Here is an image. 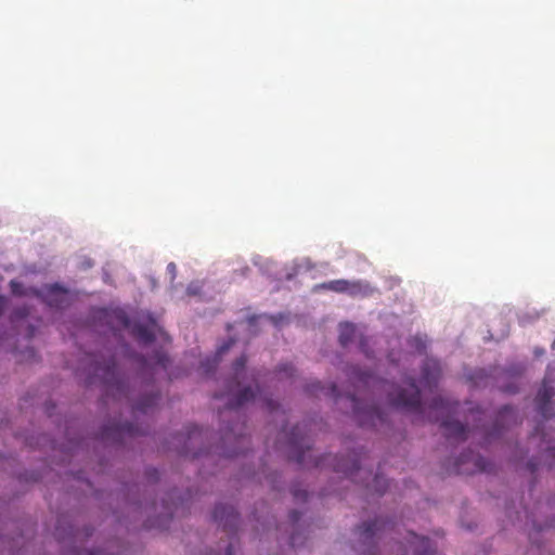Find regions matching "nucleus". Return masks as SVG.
<instances>
[{
    "label": "nucleus",
    "mask_w": 555,
    "mask_h": 555,
    "mask_svg": "<svg viewBox=\"0 0 555 555\" xmlns=\"http://www.w3.org/2000/svg\"><path fill=\"white\" fill-rule=\"evenodd\" d=\"M223 454L227 456V457H235L237 455H240V452L237 451H231V452H227L224 451Z\"/></svg>",
    "instance_id": "nucleus-38"
},
{
    "label": "nucleus",
    "mask_w": 555,
    "mask_h": 555,
    "mask_svg": "<svg viewBox=\"0 0 555 555\" xmlns=\"http://www.w3.org/2000/svg\"><path fill=\"white\" fill-rule=\"evenodd\" d=\"M292 493L298 501H306L308 498V492L306 490L294 489Z\"/></svg>",
    "instance_id": "nucleus-30"
},
{
    "label": "nucleus",
    "mask_w": 555,
    "mask_h": 555,
    "mask_svg": "<svg viewBox=\"0 0 555 555\" xmlns=\"http://www.w3.org/2000/svg\"><path fill=\"white\" fill-rule=\"evenodd\" d=\"M527 466H529V469H530L531 473H534L535 469H537V465L534 463H532V462H529L527 464Z\"/></svg>",
    "instance_id": "nucleus-39"
},
{
    "label": "nucleus",
    "mask_w": 555,
    "mask_h": 555,
    "mask_svg": "<svg viewBox=\"0 0 555 555\" xmlns=\"http://www.w3.org/2000/svg\"><path fill=\"white\" fill-rule=\"evenodd\" d=\"M214 519L224 531L232 532L240 524V514L233 505L218 504L214 511Z\"/></svg>",
    "instance_id": "nucleus-9"
},
{
    "label": "nucleus",
    "mask_w": 555,
    "mask_h": 555,
    "mask_svg": "<svg viewBox=\"0 0 555 555\" xmlns=\"http://www.w3.org/2000/svg\"><path fill=\"white\" fill-rule=\"evenodd\" d=\"M346 399L351 403L352 414L360 426L375 427L386 421L385 413L375 403L363 404L353 393H348Z\"/></svg>",
    "instance_id": "nucleus-4"
},
{
    "label": "nucleus",
    "mask_w": 555,
    "mask_h": 555,
    "mask_svg": "<svg viewBox=\"0 0 555 555\" xmlns=\"http://www.w3.org/2000/svg\"><path fill=\"white\" fill-rule=\"evenodd\" d=\"M295 373V369L292 364H281L278 370V375H285V377H293Z\"/></svg>",
    "instance_id": "nucleus-27"
},
{
    "label": "nucleus",
    "mask_w": 555,
    "mask_h": 555,
    "mask_svg": "<svg viewBox=\"0 0 555 555\" xmlns=\"http://www.w3.org/2000/svg\"><path fill=\"white\" fill-rule=\"evenodd\" d=\"M228 349H229V345L227 347L221 348V350L219 351V354L224 353Z\"/></svg>",
    "instance_id": "nucleus-43"
},
{
    "label": "nucleus",
    "mask_w": 555,
    "mask_h": 555,
    "mask_svg": "<svg viewBox=\"0 0 555 555\" xmlns=\"http://www.w3.org/2000/svg\"><path fill=\"white\" fill-rule=\"evenodd\" d=\"M94 373L102 378L107 396L114 399H121L124 397L129 399V384L120 375L114 358H109L103 363H96Z\"/></svg>",
    "instance_id": "nucleus-2"
},
{
    "label": "nucleus",
    "mask_w": 555,
    "mask_h": 555,
    "mask_svg": "<svg viewBox=\"0 0 555 555\" xmlns=\"http://www.w3.org/2000/svg\"><path fill=\"white\" fill-rule=\"evenodd\" d=\"M325 462H332L334 472L343 473L346 477L356 480V476L361 473L359 454L354 453L351 459L332 457L331 455L321 459L314 463L315 467L323 466Z\"/></svg>",
    "instance_id": "nucleus-7"
},
{
    "label": "nucleus",
    "mask_w": 555,
    "mask_h": 555,
    "mask_svg": "<svg viewBox=\"0 0 555 555\" xmlns=\"http://www.w3.org/2000/svg\"><path fill=\"white\" fill-rule=\"evenodd\" d=\"M159 400L158 393H150L141 397L138 402L133 405V412L135 414L143 413L149 414Z\"/></svg>",
    "instance_id": "nucleus-21"
},
{
    "label": "nucleus",
    "mask_w": 555,
    "mask_h": 555,
    "mask_svg": "<svg viewBox=\"0 0 555 555\" xmlns=\"http://www.w3.org/2000/svg\"><path fill=\"white\" fill-rule=\"evenodd\" d=\"M16 286H17V284L12 283L13 293H16V289H15Z\"/></svg>",
    "instance_id": "nucleus-45"
},
{
    "label": "nucleus",
    "mask_w": 555,
    "mask_h": 555,
    "mask_svg": "<svg viewBox=\"0 0 555 555\" xmlns=\"http://www.w3.org/2000/svg\"><path fill=\"white\" fill-rule=\"evenodd\" d=\"M369 492L376 493L377 495H382L386 492L388 488V481L382 475L376 474L371 483L366 485Z\"/></svg>",
    "instance_id": "nucleus-24"
},
{
    "label": "nucleus",
    "mask_w": 555,
    "mask_h": 555,
    "mask_svg": "<svg viewBox=\"0 0 555 555\" xmlns=\"http://www.w3.org/2000/svg\"><path fill=\"white\" fill-rule=\"evenodd\" d=\"M457 405L459 403L456 401H450L441 396H438L434 398V400H431V404L429 408L431 412L436 413V415L434 416V421H437L440 417L444 416V414L454 412Z\"/></svg>",
    "instance_id": "nucleus-18"
},
{
    "label": "nucleus",
    "mask_w": 555,
    "mask_h": 555,
    "mask_svg": "<svg viewBox=\"0 0 555 555\" xmlns=\"http://www.w3.org/2000/svg\"><path fill=\"white\" fill-rule=\"evenodd\" d=\"M346 375L358 391L370 388H380L387 391L392 408L406 411H420L422 408L421 391L414 378L408 380L406 387L393 392L389 390L388 383L378 380L371 372L362 371L358 366H348Z\"/></svg>",
    "instance_id": "nucleus-1"
},
{
    "label": "nucleus",
    "mask_w": 555,
    "mask_h": 555,
    "mask_svg": "<svg viewBox=\"0 0 555 555\" xmlns=\"http://www.w3.org/2000/svg\"><path fill=\"white\" fill-rule=\"evenodd\" d=\"M16 313H17L20 317H25V315H27V314H28V311H27L26 309H23V310H18Z\"/></svg>",
    "instance_id": "nucleus-40"
},
{
    "label": "nucleus",
    "mask_w": 555,
    "mask_h": 555,
    "mask_svg": "<svg viewBox=\"0 0 555 555\" xmlns=\"http://www.w3.org/2000/svg\"><path fill=\"white\" fill-rule=\"evenodd\" d=\"M440 425L444 430L446 438L455 439L456 441H465L467 439V429L459 421L443 418Z\"/></svg>",
    "instance_id": "nucleus-16"
},
{
    "label": "nucleus",
    "mask_w": 555,
    "mask_h": 555,
    "mask_svg": "<svg viewBox=\"0 0 555 555\" xmlns=\"http://www.w3.org/2000/svg\"><path fill=\"white\" fill-rule=\"evenodd\" d=\"M491 464L483 457L469 451L463 453L454 463L453 474L472 475L475 473H490Z\"/></svg>",
    "instance_id": "nucleus-5"
},
{
    "label": "nucleus",
    "mask_w": 555,
    "mask_h": 555,
    "mask_svg": "<svg viewBox=\"0 0 555 555\" xmlns=\"http://www.w3.org/2000/svg\"><path fill=\"white\" fill-rule=\"evenodd\" d=\"M554 346H555V340H553V344H552V347H553V348H554Z\"/></svg>",
    "instance_id": "nucleus-48"
},
{
    "label": "nucleus",
    "mask_w": 555,
    "mask_h": 555,
    "mask_svg": "<svg viewBox=\"0 0 555 555\" xmlns=\"http://www.w3.org/2000/svg\"><path fill=\"white\" fill-rule=\"evenodd\" d=\"M151 472H152L154 475H156V474H157L156 469H152Z\"/></svg>",
    "instance_id": "nucleus-46"
},
{
    "label": "nucleus",
    "mask_w": 555,
    "mask_h": 555,
    "mask_svg": "<svg viewBox=\"0 0 555 555\" xmlns=\"http://www.w3.org/2000/svg\"><path fill=\"white\" fill-rule=\"evenodd\" d=\"M554 346H555V340H553V344H552V347H553V348H554Z\"/></svg>",
    "instance_id": "nucleus-47"
},
{
    "label": "nucleus",
    "mask_w": 555,
    "mask_h": 555,
    "mask_svg": "<svg viewBox=\"0 0 555 555\" xmlns=\"http://www.w3.org/2000/svg\"><path fill=\"white\" fill-rule=\"evenodd\" d=\"M5 304V298L3 296H0V314L4 311Z\"/></svg>",
    "instance_id": "nucleus-36"
},
{
    "label": "nucleus",
    "mask_w": 555,
    "mask_h": 555,
    "mask_svg": "<svg viewBox=\"0 0 555 555\" xmlns=\"http://www.w3.org/2000/svg\"><path fill=\"white\" fill-rule=\"evenodd\" d=\"M263 405L269 410L270 412L275 411L279 408V404L269 398L263 399Z\"/></svg>",
    "instance_id": "nucleus-31"
},
{
    "label": "nucleus",
    "mask_w": 555,
    "mask_h": 555,
    "mask_svg": "<svg viewBox=\"0 0 555 555\" xmlns=\"http://www.w3.org/2000/svg\"><path fill=\"white\" fill-rule=\"evenodd\" d=\"M139 362L141 363V367L143 370H150L154 372L156 366H159L162 369H166L167 364L169 362V359L167 354L163 351H157L155 354L151 358L150 362H147L144 358H139Z\"/></svg>",
    "instance_id": "nucleus-22"
},
{
    "label": "nucleus",
    "mask_w": 555,
    "mask_h": 555,
    "mask_svg": "<svg viewBox=\"0 0 555 555\" xmlns=\"http://www.w3.org/2000/svg\"><path fill=\"white\" fill-rule=\"evenodd\" d=\"M40 297L43 299V302L55 309H63L69 304L68 292L57 284L46 287L40 293Z\"/></svg>",
    "instance_id": "nucleus-11"
},
{
    "label": "nucleus",
    "mask_w": 555,
    "mask_h": 555,
    "mask_svg": "<svg viewBox=\"0 0 555 555\" xmlns=\"http://www.w3.org/2000/svg\"><path fill=\"white\" fill-rule=\"evenodd\" d=\"M554 395V390L551 386L543 383L542 387L538 390L535 401L537 410L543 418H548L552 415L551 412V398Z\"/></svg>",
    "instance_id": "nucleus-14"
},
{
    "label": "nucleus",
    "mask_w": 555,
    "mask_h": 555,
    "mask_svg": "<svg viewBox=\"0 0 555 555\" xmlns=\"http://www.w3.org/2000/svg\"><path fill=\"white\" fill-rule=\"evenodd\" d=\"M202 453H203L202 451L193 452L192 455H193V457H199L202 455Z\"/></svg>",
    "instance_id": "nucleus-42"
},
{
    "label": "nucleus",
    "mask_w": 555,
    "mask_h": 555,
    "mask_svg": "<svg viewBox=\"0 0 555 555\" xmlns=\"http://www.w3.org/2000/svg\"><path fill=\"white\" fill-rule=\"evenodd\" d=\"M207 433L204 431L196 425H190L186 429V437L184 439V450L183 454L188 455L191 453V447H193L198 441H203L204 437H206Z\"/></svg>",
    "instance_id": "nucleus-20"
},
{
    "label": "nucleus",
    "mask_w": 555,
    "mask_h": 555,
    "mask_svg": "<svg viewBox=\"0 0 555 555\" xmlns=\"http://www.w3.org/2000/svg\"><path fill=\"white\" fill-rule=\"evenodd\" d=\"M306 391L309 395L318 396L319 392L324 393L325 396H328L333 398L334 401H337L341 395L339 390L337 389V385L335 383H332L328 386H324L321 382H313L307 385Z\"/></svg>",
    "instance_id": "nucleus-19"
},
{
    "label": "nucleus",
    "mask_w": 555,
    "mask_h": 555,
    "mask_svg": "<svg viewBox=\"0 0 555 555\" xmlns=\"http://www.w3.org/2000/svg\"><path fill=\"white\" fill-rule=\"evenodd\" d=\"M487 373L485 370H477L470 376L469 379L476 385L479 386L481 382L487 378Z\"/></svg>",
    "instance_id": "nucleus-28"
},
{
    "label": "nucleus",
    "mask_w": 555,
    "mask_h": 555,
    "mask_svg": "<svg viewBox=\"0 0 555 555\" xmlns=\"http://www.w3.org/2000/svg\"><path fill=\"white\" fill-rule=\"evenodd\" d=\"M122 323L126 327H131L132 334L139 341H141V344H151L152 340L154 339L153 322L149 324H143L139 322L131 324L128 317L124 315Z\"/></svg>",
    "instance_id": "nucleus-13"
},
{
    "label": "nucleus",
    "mask_w": 555,
    "mask_h": 555,
    "mask_svg": "<svg viewBox=\"0 0 555 555\" xmlns=\"http://www.w3.org/2000/svg\"><path fill=\"white\" fill-rule=\"evenodd\" d=\"M409 547L414 555H433L435 550L428 538L410 533Z\"/></svg>",
    "instance_id": "nucleus-17"
},
{
    "label": "nucleus",
    "mask_w": 555,
    "mask_h": 555,
    "mask_svg": "<svg viewBox=\"0 0 555 555\" xmlns=\"http://www.w3.org/2000/svg\"><path fill=\"white\" fill-rule=\"evenodd\" d=\"M508 418H515V410L509 405H505L499 411L496 422L500 423Z\"/></svg>",
    "instance_id": "nucleus-25"
},
{
    "label": "nucleus",
    "mask_w": 555,
    "mask_h": 555,
    "mask_svg": "<svg viewBox=\"0 0 555 555\" xmlns=\"http://www.w3.org/2000/svg\"><path fill=\"white\" fill-rule=\"evenodd\" d=\"M218 555H233V546H232V544H228L227 545L224 554H218Z\"/></svg>",
    "instance_id": "nucleus-37"
},
{
    "label": "nucleus",
    "mask_w": 555,
    "mask_h": 555,
    "mask_svg": "<svg viewBox=\"0 0 555 555\" xmlns=\"http://www.w3.org/2000/svg\"><path fill=\"white\" fill-rule=\"evenodd\" d=\"M412 344L417 349L418 352L423 353L426 350V343L422 338V336H414L412 338Z\"/></svg>",
    "instance_id": "nucleus-29"
},
{
    "label": "nucleus",
    "mask_w": 555,
    "mask_h": 555,
    "mask_svg": "<svg viewBox=\"0 0 555 555\" xmlns=\"http://www.w3.org/2000/svg\"><path fill=\"white\" fill-rule=\"evenodd\" d=\"M287 444L289 448V460L296 462L299 465H307L306 453L311 449L310 440L308 436L301 430L299 425H296L292 429L288 436Z\"/></svg>",
    "instance_id": "nucleus-6"
},
{
    "label": "nucleus",
    "mask_w": 555,
    "mask_h": 555,
    "mask_svg": "<svg viewBox=\"0 0 555 555\" xmlns=\"http://www.w3.org/2000/svg\"><path fill=\"white\" fill-rule=\"evenodd\" d=\"M364 287H366V285H363L361 282H350L347 280H334L315 286L318 289L321 288L336 293H347L352 296L361 293Z\"/></svg>",
    "instance_id": "nucleus-12"
},
{
    "label": "nucleus",
    "mask_w": 555,
    "mask_h": 555,
    "mask_svg": "<svg viewBox=\"0 0 555 555\" xmlns=\"http://www.w3.org/2000/svg\"><path fill=\"white\" fill-rule=\"evenodd\" d=\"M167 272L171 275L172 280L176 278L177 267L173 262H170L167 266Z\"/></svg>",
    "instance_id": "nucleus-32"
},
{
    "label": "nucleus",
    "mask_w": 555,
    "mask_h": 555,
    "mask_svg": "<svg viewBox=\"0 0 555 555\" xmlns=\"http://www.w3.org/2000/svg\"><path fill=\"white\" fill-rule=\"evenodd\" d=\"M360 345H361V350L363 351V353H365L367 356V351L364 349L363 340H360Z\"/></svg>",
    "instance_id": "nucleus-41"
},
{
    "label": "nucleus",
    "mask_w": 555,
    "mask_h": 555,
    "mask_svg": "<svg viewBox=\"0 0 555 555\" xmlns=\"http://www.w3.org/2000/svg\"><path fill=\"white\" fill-rule=\"evenodd\" d=\"M233 434H234V428L231 427L225 434H224V437L223 439L225 441H231L232 437H233Z\"/></svg>",
    "instance_id": "nucleus-34"
},
{
    "label": "nucleus",
    "mask_w": 555,
    "mask_h": 555,
    "mask_svg": "<svg viewBox=\"0 0 555 555\" xmlns=\"http://www.w3.org/2000/svg\"><path fill=\"white\" fill-rule=\"evenodd\" d=\"M218 363H219V360L216 357L214 359H206L205 361L202 362L201 366H202L203 371L206 374H208L217 369Z\"/></svg>",
    "instance_id": "nucleus-26"
},
{
    "label": "nucleus",
    "mask_w": 555,
    "mask_h": 555,
    "mask_svg": "<svg viewBox=\"0 0 555 555\" xmlns=\"http://www.w3.org/2000/svg\"><path fill=\"white\" fill-rule=\"evenodd\" d=\"M357 330L356 326L350 322H343L338 325V341L345 346L354 339Z\"/></svg>",
    "instance_id": "nucleus-23"
},
{
    "label": "nucleus",
    "mask_w": 555,
    "mask_h": 555,
    "mask_svg": "<svg viewBox=\"0 0 555 555\" xmlns=\"http://www.w3.org/2000/svg\"><path fill=\"white\" fill-rule=\"evenodd\" d=\"M289 518L293 522H297L300 518V513L296 509L291 511Z\"/></svg>",
    "instance_id": "nucleus-33"
},
{
    "label": "nucleus",
    "mask_w": 555,
    "mask_h": 555,
    "mask_svg": "<svg viewBox=\"0 0 555 555\" xmlns=\"http://www.w3.org/2000/svg\"><path fill=\"white\" fill-rule=\"evenodd\" d=\"M441 376V364L435 359H427L423 365L422 383L428 387L436 386Z\"/></svg>",
    "instance_id": "nucleus-15"
},
{
    "label": "nucleus",
    "mask_w": 555,
    "mask_h": 555,
    "mask_svg": "<svg viewBox=\"0 0 555 555\" xmlns=\"http://www.w3.org/2000/svg\"><path fill=\"white\" fill-rule=\"evenodd\" d=\"M389 525V521L384 519L375 518L372 521L364 522L358 527L359 539L363 545H367L370 548L373 546L375 538L378 537L380 531Z\"/></svg>",
    "instance_id": "nucleus-10"
},
{
    "label": "nucleus",
    "mask_w": 555,
    "mask_h": 555,
    "mask_svg": "<svg viewBox=\"0 0 555 555\" xmlns=\"http://www.w3.org/2000/svg\"><path fill=\"white\" fill-rule=\"evenodd\" d=\"M139 434H142V431L133 423H112L103 427L101 438L105 441H121L126 435L133 437V435Z\"/></svg>",
    "instance_id": "nucleus-8"
},
{
    "label": "nucleus",
    "mask_w": 555,
    "mask_h": 555,
    "mask_svg": "<svg viewBox=\"0 0 555 555\" xmlns=\"http://www.w3.org/2000/svg\"><path fill=\"white\" fill-rule=\"evenodd\" d=\"M235 441L241 443V446H244L245 442L247 441V438L244 436H235Z\"/></svg>",
    "instance_id": "nucleus-35"
},
{
    "label": "nucleus",
    "mask_w": 555,
    "mask_h": 555,
    "mask_svg": "<svg viewBox=\"0 0 555 555\" xmlns=\"http://www.w3.org/2000/svg\"><path fill=\"white\" fill-rule=\"evenodd\" d=\"M246 357L243 354L242 357H238L236 361L233 364V372L234 377L228 385V391L227 393H216V399H223L225 396L230 397L228 401V408L231 410H235L241 408L243 404H246L247 402L255 399V392L250 387H245L243 389H238V392L231 397L234 391L240 387V377L244 373V370L246 369Z\"/></svg>",
    "instance_id": "nucleus-3"
},
{
    "label": "nucleus",
    "mask_w": 555,
    "mask_h": 555,
    "mask_svg": "<svg viewBox=\"0 0 555 555\" xmlns=\"http://www.w3.org/2000/svg\"><path fill=\"white\" fill-rule=\"evenodd\" d=\"M188 293H189V294H195V292L192 289V287H191V286L188 288Z\"/></svg>",
    "instance_id": "nucleus-44"
}]
</instances>
